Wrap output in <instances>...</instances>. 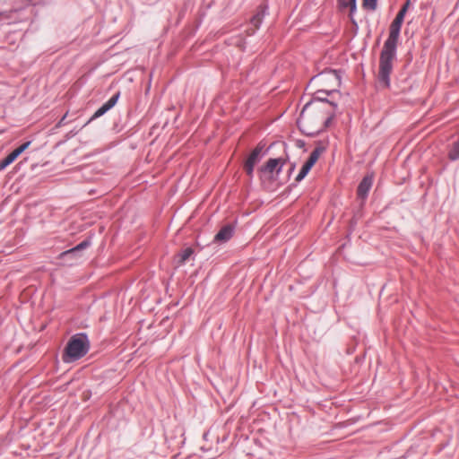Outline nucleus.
<instances>
[{
	"mask_svg": "<svg viewBox=\"0 0 459 459\" xmlns=\"http://www.w3.org/2000/svg\"><path fill=\"white\" fill-rule=\"evenodd\" d=\"M316 80L323 88L316 91L317 96L314 100L304 106L298 119L299 127L308 135L319 133L329 126L333 117V108L336 105L333 102L324 101L319 94L322 92L329 94L340 84L335 72L320 74Z\"/></svg>",
	"mask_w": 459,
	"mask_h": 459,
	"instance_id": "1",
	"label": "nucleus"
},
{
	"mask_svg": "<svg viewBox=\"0 0 459 459\" xmlns=\"http://www.w3.org/2000/svg\"><path fill=\"white\" fill-rule=\"evenodd\" d=\"M404 20L402 13H397L389 27V35L385 41L379 57L378 79L385 87L390 84V74L396 56L400 31Z\"/></svg>",
	"mask_w": 459,
	"mask_h": 459,
	"instance_id": "2",
	"label": "nucleus"
},
{
	"mask_svg": "<svg viewBox=\"0 0 459 459\" xmlns=\"http://www.w3.org/2000/svg\"><path fill=\"white\" fill-rule=\"evenodd\" d=\"M404 20L402 13H397L389 27V35L385 41L379 57L378 79L385 87L390 84V74L396 56L400 31Z\"/></svg>",
	"mask_w": 459,
	"mask_h": 459,
	"instance_id": "3",
	"label": "nucleus"
},
{
	"mask_svg": "<svg viewBox=\"0 0 459 459\" xmlns=\"http://www.w3.org/2000/svg\"><path fill=\"white\" fill-rule=\"evenodd\" d=\"M89 347L86 335L76 334L72 336L65 350L64 361L72 362L83 357L88 352Z\"/></svg>",
	"mask_w": 459,
	"mask_h": 459,
	"instance_id": "4",
	"label": "nucleus"
},
{
	"mask_svg": "<svg viewBox=\"0 0 459 459\" xmlns=\"http://www.w3.org/2000/svg\"><path fill=\"white\" fill-rule=\"evenodd\" d=\"M324 149L321 147H316L311 153L308 160L302 166L299 173L297 175L295 180L297 182L301 181L308 174L312 167L316 163L319 157L321 156Z\"/></svg>",
	"mask_w": 459,
	"mask_h": 459,
	"instance_id": "5",
	"label": "nucleus"
},
{
	"mask_svg": "<svg viewBox=\"0 0 459 459\" xmlns=\"http://www.w3.org/2000/svg\"><path fill=\"white\" fill-rule=\"evenodd\" d=\"M324 149L321 147H316L311 153L308 160L302 166L299 173L297 175L295 180L297 182L301 181L308 174L312 167L316 163L319 157L321 156Z\"/></svg>",
	"mask_w": 459,
	"mask_h": 459,
	"instance_id": "6",
	"label": "nucleus"
},
{
	"mask_svg": "<svg viewBox=\"0 0 459 459\" xmlns=\"http://www.w3.org/2000/svg\"><path fill=\"white\" fill-rule=\"evenodd\" d=\"M262 150L263 146L257 145L246 160L244 169L248 176H252L255 164L260 160Z\"/></svg>",
	"mask_w": 459,
	"mask_h": 459,
	"instance_id": "7",
	"label": "nucleus"
},
{
	"mask_svg": "<svg viewBox=\"0 0 459 459\" xmlns=\"http://www.w3.org/2000/svg\"><path fill=\"white\" fill-rule=\"evenodd\" d=\"M30 145V142H26L22 143L21 146L13 150L11 153H9L1 162H0V169H5L11 163H13L26 149Z\"/></svg>",
	"mask_w": 459,
	"mask_h": 459,
	"instance_id": "8",
	"label": "nucleus"
},
{
	"mask_svg": "<svg viewBox=\"0 0 459 459\" xmlns=\"http://www.w3.org/2000/svg\"><path fill=\"white\" fill-rule=\"evenodd\" d=\"M234 232V227L230 224L223 226L214 236L215 242H226L231 238Z\"/></svg>",
	"mask_w": 459,
	"mask_h": 459,
	"instance_id": "9",
	"label": "nucleus"
},
{
	"mask_svg": "<svg viewBox=\"0 0 459 459\" xmlns=\"http://www.w3.org/2000/svg\"><path fill=\"white\" fill-rule=\"evenodd\" d=\"M119 98V92L112 96L106 103H104L92 116L91 119L97 118L104 115L107 111L112 108Z\"/></svg>",
	"mask_w": 459,
	"mask_h": 459,
	"instance_id": "10",
	"label": "nucleus"
},
{
	"mask_svg": "<svg viewBox=\"0 0 459 459\" xmlns=\"http://www.w3.org/2000/svg\"><path fill=\"white\" fill-rule=\"evenodd\" d=\"M373 182V178L371 176H366L362 181L359 183L358 186V195L361 198L366 197L368 195Z\"/></svg>",
	"mask_w": 459,
	"mask_h": 459,
	"instance_id": "11",
	"label": "nucleus"
},
{
	"mask_svg": "<svg viewBox=\"0 0 459 459\" xmlns=\"http://www.w3.org/2000/svg\"><path fill=\"white\" fill-rule=\"evenodd\" d=\"M281 164V159H270L261 169L262 171L272 174L276 169L280 171Z\"/></svg>",
	"mask_w": 459,
	"mask_h": 459,
	"instance_id": "12",
	"label": "nucleus"
},
{
	"mask_svg": "<svg viewBox=\"0 0 459 459\" xmlns=\"http://www.w3.org/2000/svg\"><path fill=\"white\" fill-rule=\"evenodd\" d=\"M264 16V7L260 6L257 9L256 13L253 15V17L250 20V23L254 26L252 32H254L256 29L259 28Z\"/></svg>",
	"mask_w": 459,
	"mask_h": 459,
	"instance_id": "13",
	"label": "nucleus"
},
{
	"mask_svg": "<svg viewBox=\"0 0 459 459\" xmlns=\"http://www.w3.org/2000/svg\"><path fill=\"white\" fill-rule=\"evenodd\" d=\"M88 245L89 244H88L87 241H82V243L77 245L75 247L71 248L69 250H66V251L61 253L60 254V257L64 258V257L68 256V255H76L79 251H81L83 248H85L86 247H88Z\"/></svg>",
	"mask_w": 459,
	"mask_h": 459,
	"instance_id": "14",
	"label": "nucleus"
},
{
	"mask_svg": "<svg viewBox=\"0 0 459 459\" xmlns=\"http://www.w3.org/2000/svg\"><path fill=\"white\" fill-rule=\"evenodd\" d=\"M194 250L191 247H186L181 253L177 255V264L182 265L186 260L193 255Z\"/></svg>",
	"mask_w": 459,
	"mask_h": 459,
	"instance_id": "15",
	"label": "nucleus"
},
{
	"mask_svg": "<svg viewBox=\"0 0 459 459\" xmlns=\"http://www.w3.org/2000/svg\"><path fill=\"white\" fill-rule=\"evenodd\" d=\"M447 156L451 160H456L459 159V139L453 143L448 151Z\"/></svg>",
	"mask_w": 459,
	"mask_h": 459,
	"instance_id": "16",
	"label": "nucleus"
},
{
	"mask_svg": "<svg viewBox=\"0 0 459 459\" xmlns=\"http://www.w3.org/2000/svg\"><path fill=\"white\" fill-rule=\"evenodd\" d=\"M340 6L342 7H351V12H353L356 9V0H338Z\"/></svg>",
	"mask_w": 459,
	"mask_h": 459,
	"instance_id": "17",
	"label": "nucleus"
},
{
	"mask_svg": "<svg viewBox=\"0 0 459 459\" xmlns=\"http://www.w3.org/2000/svg\"><path fill=\"white\" fill-rule=\"evenodd\" d=\"M363 7L371 11L377 8V0H363Z\"/></svg>",
	"mask_w": 459,
	"mask_h": 459,
	"instance_id": "18",
	"label": "nucleus"
},
{
	"mask_svg": "<svg viewBox=\"0 0 459 459\" xmlns=\"http://www.w3.org/2000/svg\"><path fill=\"white\" fill-rule=\"evenodd\" d=\"M410 1H406V3L403 5V7L401 8V10L398 12V13H402L403 16H405L407 11H408V8L410 6Z\"/></svg>",
	"mask_w": 459,
	"mask_h": 459,
	"instance_id": "19",
	"label": "nucleus"
},
{
	"mask_svg": "<svg viewBox=\"0 0 459 459\" xmlns=\"http://www.w3.org/2000/svg\"><path fill=\"white\" fill-rule=\"evenodd\" d=\"M65 115L62 117V119L60 120L59 124L63 123V121L65 120Z\"/></svg>",
	"mask_w": 459,
	"mask_h": 459,
	"instance_id": "20",
	"label": "nucleus"
},
{
	"mask_svg": "<svg viewBox=\"0 0 459 459\" xmlns=\"http://www.w3.org/2000/svg\"><path fill=\"white\" fill-rule=\"evenodd\" d=\"M2 14V13H0V15Z\"/></svg>",
	"mask_w": 459,
	"mask_h": 459,
	"instance_id": "21",
	"label": "nucleus"
}]
</instances>
